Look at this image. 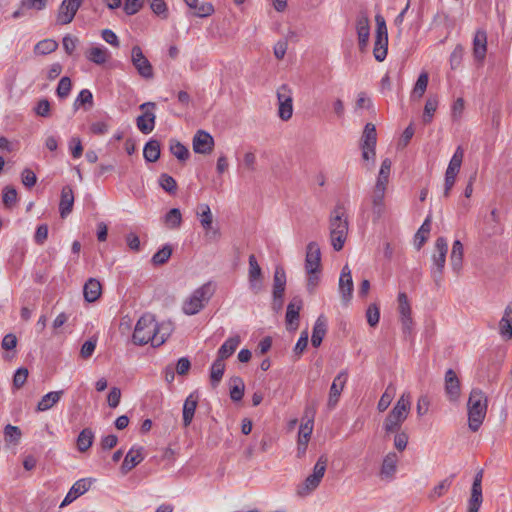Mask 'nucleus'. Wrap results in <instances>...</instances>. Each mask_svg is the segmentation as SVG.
Masks as SVG:
<instances>
[{"label": "nucleus", "mask_w": 512, "mask_h": 512, "mask_svg": "<svg viewBox=\"0 0 512 512\" xmlns=\"http://www.w3.org/2000/svg\"><path fill=\"white\" fill-rule=\"evenodd\" d=\"M385 191H380L379 189H373L372 195H371V204H372V214H373V221H378L385 212Z\"/></svg>", "instance_id": "nucleus-26"}, {"label": "nucleus", "mask_w": 512, "mask_h": 512, "mask_svg": "<svg viewBox=\"0 0 512 512\" xmlns=\"http://www.w3.org/2000/svg\"><path fill=\"white\" fill-rule=\"evenodd\" d=\"M249 270H248V282L249 288L254 294H258L263 289V273L259 266L257 259L254 254H251L248 259Z\"/></svg>", "instance_id": "nucleus-11"}, {"label": "nucleus", "mask_w": 512, "mask_h": 512, "mask_svg": "<svg viewBox=\"0 0 512 512\" xmlns=\"http://www.w3.org/2000/svg\"><path fill=\"white\" fill-rule=\"evenodd\" d=\"M132 341L139 346L150 342L154 347L161 346L164 343V339L157 335V322L152 314L146 313L138 319Z\"/></svg>", "instance_id": "nucleus-2"}, {"label": "nucleus", "mask_w": 512, "mask_h": 512, "mask_svg": "<svg viewBox=\"0 0 512 512\" xmlns=\"http://www.w3.org/2000/svg\"><path fill=\"white\" fill-rule=\"evenodd\" d=\"M90 484V481H88L87 479H80L76 481L72 485L70 491L65 496L64 500L62 501L61 507L70 504L76 498L83 495L90 488Z\"/></svg>", "instance_id": "nucleus-25"}, {"label": "nucleus", "mask_w": 512, "mask_h": 512, "mask_svg": "<svg viewBox=\"0 0 512 512\" xmlns=\"http://www.w3.org/2000/svg\"><path fill=\"white\" fill-rule=\"evenodd\" d=\"M395 394L396 388L392 383H390L386 387L384 393L380 397V400L377 404V409L379 412H384L390 406L393 398L395 397Z\"/></svg>", "instance_id": "nucleus-48"}, {"label": "nucleus", "mask_w": 512, "mask_h": 512, "mask_svg": "<svg viewBox=\"0 0 512 512\" xmlns=\"http://www.w3.org/2000/svg\"><path fill=\"white\" fill-rule=\"evenodd\" d=\"M159 185L160 187L169 194H175L177 191V182L176 180L168 175L167 173H162L159 177Z\"/></svg>", "instance_id": "nucleus-56"}, {"label": "nucleus", "mask_w": 512, "mask_h": 512, "mask_svg": "<svg viewBox=\"0 0 512 512\" xmlns=\"http://www.w3.org/2000/svg\"><path fill=\"white\" fill-rule=\"evenodd\" d=\"M438 107V100L435 97L427 99L424 107L423 122L428 124L432 121L433 115Z\"/></svg>", "instance_id": "nucleus-57"}, {"label": "nucleus", "mask_w": 512, "mask_h": 512, "mask_svg": "<svg viewBox=\"0 0 512 512\" xmlns=\"http://www.w3.org/2000/svg\"><path fill=\"white\" fill-rule=\"evenodd\" d=\"M198 397L194 394H190L183 405V425L188 427L194 417L195 410L197 408Z\"/></svg>", "instance_id": "nucleus-31"}, {"label": "nucleus", "mask_w": 512, "mask_h": 512, "mask_svg": "<svg viewBox=\"0 0 512 512\" xmlns=\"http://www.w3.org/2000/svg\"><path fill=\"white\" fill-rule=\"evenodd\" d=\"M278 116L283 121H288L293 115L292 90L287 84H282L277 89Z\"/></svg>", "instance_id": "nucleus-9"}, {"label": "nucleus", "mask_w": 512, "mask_h": 512, "mask_svg": "<svg viewBox=\"0 0 512 512\" xmlns=\"http://www.w3.org/2000/svg\"><path fill=\"white\" fill-rule=\"evenodd\" d=\"M139 109L143 113L136 119L137 128L143 134H149L155 128L156 115L154 110L156 109V104L154 102H145L139 106Z\"/></svg>", "instance_id": "nucleus-10"}, {"label": "nucleus", "mask_w": 512, "mask_h": 512, "mask_svg": "<svg viewBox=\"0 0 512 512\" xmlns=\"http://www.w3.org/2000/svg\"><path fill=\"white\" fill-rule=\"evenodd\" d=\"M356 29L360 49H364L369 41L370 24L366 14H360L357 18Z\"/></svg>", "instance_id": "nucleus-23"}, {"label": "nucleus", "mask_w": 512, "mask_h": 512, "mask_svg": "<svg viewBox=\"0 0 512 512\" xmlns=\"http://www.w3.org/2000/svg\"><path fill=\"white\" fill-rule=\"evenodd\" d=\"M171 255L172 247L166 244L153 255L151 261L154 265H163L169 260Z\"/></svg>", "instance_id": "nucleus-54"}, {"label": "nucleus", "mask_w": 512, "mask_h": 512, "mask_svg": "<svg viewBox=\"0 0 512 512\" xmlns=\"http://www.w3.org/2000/svg\"><path fill=\"white\" fill-rule=\"evenodd\" d=\"M94 432L91 428H84L77 437V449L86 452L93 444Z\"/></svg>", "instance_id": "nucleus-42"}, {"label": "nucleus", "mask_w": 512, "mask_h": 512, "mask_svg": "<svg viewBox=\"0 0 512 512\" xmlns=\"http://www.w3.org/2000/svg\"><path fill=\"white\" fill-rule=\"evenodd\" d=\"M376 21V33H375V43L373 49V55L375 59L379 62L385 60L387 56L388 49V32L386 21L384 17L380 14L375 16Z\"/></svg>", "instance_id": "nucleus-8"}, {"label": "nucleus", "mask_w": 512, "mask_h": 512, "mask_svg": "<svg viewBox=\"0 0 512 512\" xmlns=\"http://www.w3.org/2000/svg\"><path fill=\"white\" fill-rule=\"evenodd\" d=\"M58 47V43L52 39H44L35 45V53L39 55H47L54 52Z\"/></svg>", "instance_id": "nucleus-53"}, {"label": "nucleus", "mask_w": 512, "mask_h": 512, "mask_svg": "<svg viewBox=\"0 0 512 512\" xmlns=\"http://www.w3.org/2000/svg\"><path fill=\"white\" fill-rule=\"evenodd\" d=\"M74 205V193L70 186H64L61 190L59 212L62 218H66L72 211Z\"/></svg>", "instance_id": "nucleus-24"}, {"label": "nucleus", "mask_w": 512, "mask_h": 512, "mask_svg": "<svg viewBox=\"0 0 512 512\" xmlns=\"http://www.w3.org/2000/svg\"><path fill=\"white\" fill-rule=\"evenodd\" d=\"M448 252V243L445 237H438L435 241L434 252L432 254L431 277L437 288L441 286L443 271Z\"/></svg>", "instance_id": "nucleus-6"}, {"label": "nucleus", "mask_w": 512, "mask_h": 512, "mask_svg": "<svg viewBox=\"0 0 512 512\" xmlns=\"http://www.w3.org/2000/svg\"><path fill=\"white\" fill-rule=\"evenodd\" d=\"M473 57L479 64H483L487 54V32L483 28L476 30L473 37Z\"/></svg>", "instance_id": "nucleus-14"}, {"label": "nucleus", "mask_w": 512, "mask_h": 512, "mask_svg": "<svg viewBox=\"0 0 512 512\" xmlns=\"http://www.w3.org/2000/svg\"><path fill=\"white\" fill-rule=\"evenodd\" d=\"M410 407L409 395L402 394L384 420L383 428L386 433H394L400 430L403 422L408 417Z\"/></svg>", "instance_id": "nucleus-4"}, {"label": "nucleus", "mask_w": 512, "mask_h": 512, "mask_svg": "<svg viewBox=\"0 0 512 512\" xmlns=\"http://www.w3.org/2000/svg\"><path fill=\"white\" fill-rule=\"evenodd\" d=\"M196 214L204 230L208 231L212 227L213 216L208 204L202 203L197 206Z\"/></svg>", "instance_id": "nucleus-41"}, {"label": "nucleus", "mask_w": 512, "mask_h": 512, "mask_svg": "<svg viewBox=\"0 0 512 512\" xmlns=\"http://www.w3.org/2000/svg\"><path fill=\"white\" fill-rule=\"evenodd\" d=\"M169 150L179 161H186L190 156L188 148L176 139L170 140Z\"/></svg>", "instance_id": "nucleus-46"}, {"label": "nucleus", "mask_w": 512, "mask_h": 512, "mask_svg": "<svg viewBox=\"0 0 512 512\" xmlns=\"http://www.w3.org/2000/svg\"><path fill=\"white\" fill-rule=\"evenodd\" d=\"M245 390V384L240 377H233L231 379V386H230V398L237 402L240 401L243 398Z\"/></svg>", "instance_id": "nucleus-50"}, {"label": "nucleus", "mask_w": 512, "mask_h": 512, "mask_svg": "<svg viewBox=\"0 0 512 512\" xmlns=\"http://www.w3.org/2000/svg\"><path fill=\"white\" fill-rule=\"evenodd\" d=\"M348 218L342 204H337L329 217L331 245L335 251L342 250L348 235Z\"/></svg>", "instance_id": "nucleus-1"}, {"label": "nucleus", "mask_w": 512, "mask_h": 512, "mask_svg": "<svg viewBox=\"0 0 512 512\" xmlns=\"http://www.w3.org/2000/svg\"><path fill=\"white\" fill-rule=\"evenodd\" d=\"M96 344V338H90L87 341H85L81 347L80 356L84 359L90 358L95 351Z\"/></svg>", "instance_id": "nucleus-63"}, {"label": "nucleus", "mask_w": 512, "mask_h": 512, "mask_svg": "<svg viewBox=\"0 0 512 512\" xmlns=\"http://www.w3.org/2000/svg\"><path fill=\"white\" fill-rule=\"evenodd\" d=\"M81 106H84L85 110H88L93 106V95L88 89L81 90L75 99L74 108L78 109Z\"/></svg>", "instance_id": "nucleus-52"}, {"label": "nucleus", "mask_w": 512, "mask_h": 512, "mask_svg": "<svg viewBox=\"0 0 512 512\" xmlns=\"http://www.w3.org/2000/svg\"><path fill=\"white\" fill-rule=\"evenodd\" d=\"M160 152V142L151 139L144 146L143 156L147 162H156L160 157Z\"/></svg>", "instance_id": "nucleus-40"}, {"label": "nucleus", "mask_w": 512, "mask_h": 512, "mask_svg": "<svg viewBox=\"0 0 512 512\" xmlns=\"http://www.w3.org/2000/svg\"><path fill=\"white\" fill-rule=\"evenodd\" d=\"M85 56L89 61L102 65L108 60L109 52L103 46H94L86 51Z\"/></svg>", "instance_id": "nucleus-34"}, {"label": "nucleus", "mask_w": 512, "mask_h": 512, "mask_svg": "<svg viewBox=\"0 0 512 512\" xmlns=\"http://www.w3.org/2000/svg\"><path fill=\"white\" fill-rule=\"evenodd\" d=\"M153 13L162 19H167L169 15L165 0H147Z\"/></svg>", "instance_id": "nucleus-55"}, {"label": "nucleus", "mask_w": 512, "mask_h": 512, "mask_svg": "<svg viewBox=\"0 0 512 512\" xmlns=\"http://www.w3.org/2000/svg\"><path fill=\"white\" fill-rule=\"evenodd\" d=\"M432 216L429 214L415 235V246L419 250L428 239L431 230Z\"/></svg>", "instance_id": "nucleus-43"}, {"label": "nucleus", "mask_w": 512, "mask_h": 512, "mask_svg": "<svg viewBox=\"0 0 512 512\" xmlns=\"http://www.w3.org/2000/svg\"><path fill=\"white\" fill-rule=\"evenodd\" d=\"M500 334L506 338H512V304L507 305L504 315L499 322Z\"/></svg>", "instance_id": "nucleus-37"}, {"label": "nucleus", "mask_w": 512, "mask_h": 512, "mask_svg": "<svg viewBox=\"0 0 512 512\" xmlns=\"http://www.w3.org/2000/svg\"><path fill=\"white\" fill-rule=\"evenodd\" d=\"M4 435L8 442L17 444L21 438L22 432L19 427L8 424L4 428Z\"/></svg>", "instance_id": "nucleus-60"}, {"label": "nucleus", "mask_w": 512, "mask_h": 512, "mask_svg": "<svg viewBox=\"0 0 512 512\" xmlns=\"http://www.w3.org/2000/svg\"><path fill=\"white\" fill-rule=\"evenodd\" d=\"M143 447L133 446L126 454L124 461L121 465V471L123 474H127L138 464L144 460Z\"/></svg>", "instance_id": "nucleus-20"}, {"label": "nucleus", "mask_w": 512, "mask_h": 512, "mask_svg": "<svg viewBox=\"0 0 512 512\" xmlns=\"http://www.w3.org/2000/svg\"><path fill=\"white\" fill-rule=\"evenodd\" d=\"M455 477V475H451L450 477L445 478L442 480L438 485H436L431 492L428 495V498L432 501H435L436 499L443 496L452 485V480Z\"/></svg>", "instance_id": "nucleus-47"}, {"label": "nucleus", "mask_w": 512, "mask_h": 512, "mask_svg": "<svg viewBox=\"0 0 512 512\" xmlns=\"http://www.w3.org/2000/svg\"><path fill=\"white\" fill-rule=\"evenodd\" d=\"M482 489H471V497L468 504V512H478L482 504Z\"/></svg>", "instance_id": "nucleus-58"}, {"label": "nucleus", "mask_w": 512, "mask_h": 512, "mask_svg": "<svg viewBox=\"0 0 512 512\" xmlns=\"http://www.w3.org/2000/svg\"><path fill=\"white\" fill-rule=\"evenodd\" d=\"M225 371V363L224 360L220 358H216L215 361L212 363L211 369H210V381L211 385L213 387H216L224 374Z\"/></svg>", "instance_id": "nucleus-44"}, {"label": "nucleus", "mask_w": 512, "mask_h": 512, "mask_svg": "<svg viewBox=\"0 0 512 512\" xmlns=\"http://www.w3.org/2000/svg\"><path fill=\"white\" fill-rule=\"evenodd\" d=\"M82 0H63L57 14V23L66 25L72 22Z\"/></svg>", "instance_id": "nucleus-13"}, {"label": "nucleus", "mask_w": 512, "mask_h": 512, "mask_svg": "<svg viewBox=\"0 0 512 512\" xmlns=\"http://www.w3.org/2000/svg\"><path fill=\"white\" fill-rule=\"evenodd\" d=\"M164 223L170 229H177L182 224V214L178 208L170 209L164 216Z\"/></svg>", "instance_id": "nucleus-49"}, {"label": "nucleus", "mask_w": 512, "mask_h": 512, "mask_svg": "<svg viewBox=\"0 0 512 512\" xmlns=\"http://www.w3.org/2000/svg\"><path fill=\"white\" fill-rule=\"evenodd\" d=\"M131 61L138 73L146 79L154 76L153 67L149 60L144 56L139 46H134L131 51Z\"/></svg>", "instance_id": "nucleus-12"}, {"label": "nucleus", "mask_w": 512, "mask_h": 512, "mask_svg": "<svg viewBox=\"0 0 512 512\" xmlns=\"http://www.w3.org/2000/svg\"><path fill=\"white\" fill-rule=\"evenodd\" d=\"M101 292V284L95 278L88 279L83 288L84 298L87 302L90 303L96 301L100 297Z\"/></svg>", "instance_id": "nucleus-30"}, {"label": "nucleus", "mask_w": 512, "mask_h": 512, "mask_svg": "<svg viewBox=\"0 0 512 512\" xmlns=\"http://www.w3.org/2000/svg\"><path fill=\"white\" fill-rule=\"evenodd\" d=\"M286 287V273L283 267L277 266L273 278V298L284 297Z\"/></svg>", "instance_id": "nucleus-28"}, {"label": "nucleus", "mask_w": 512, "mask_h": 512, "mask_svg": "<svg viewBox=\"0 0 512 512\" xmlns=\"http://www.w3.org/2000/svg\"><path fill=\"white\" fill-rule=\"evenodd\" d=\"M391 165L392 162L389 158H385L382 161L374 189L386 192L391 172Z\"/></svg>", "instance_id": "nucleus-29"}, {"label": "nucleus", "mask_w": 512, "mask_h": 512, "mask_svg": "<svg viewBox=\"0 0 512 512\" xmlns=\"http://www.w3.org/2000/svg\"><path fill=\"white\" fill-rule=\"evenodd\" d=\"M321 252L316 242H310L306 248L305 269L307 273H319Z\"/></svg>", "instance_id": "nucleus-15"}, {"label": "nucleus", "mask_w": 512, "mask_h": 512, "mask_svg": "<svg viewBox=\"0 0 512 512\" xmlns=\"http://www.w3.org/2000/svg\"><path fill=\"white\" fill-rule=\"evenodd\" d=\"M487 407L488 401L485 393L479 388L472 389L467 402L468 426L471 431L479 430L485 419Z\"/></svg>", "instance_id": "nucleus-3"}, {"label": "nucleus", "mask_w": 512, "mask_h": 512, "mask_svg": "<svg viewBox=\"0 0 512 512\" xmlns=\"http://www.w3.org/2000/svg\"><path fill=\"white\" fill-rule=\"evenodd\" d=\"M461 387L460 380L453 369H448L445 373V393L451 402L458 401Z\"/></svg>", "instance_id": "nucleus-18"}, {"label": "nucleus", "mask_w": 512, "mask_h": 512, "mask_svg": "<svg viewBox=\"0 0 512 512\" xmlns=\"http://www.w3.org/2000/svg\"><path fill=\"white\" fill-rule=\"evenodd\" d=\"M302 299L294 297L287 306L286 322L290 329L296 330L299 325V313L302 308Z\"/></svg>", "instance_id": "nucleus-22"}, {"label": "nucleus", "mask_w": 512, "mask_h": 512, "mask_svg": "<svg viewBox=\"0 0 512 512\" xmlns=\"http://www.w3.org/2000/svg\"><path fill=\"white\" fill-rule=\"evenodd\" d=\"M428 80H429V77H428V74L426 72H422L419 76H418V79L414 85V88H413V91H412V94H411V97L414 98V99H420L426 89H427V85H428Z\"/></svg>", "instance_id": "nucleus-51"}, {"label": "nucleus", "mask_w": 512, "mask_h": 512, "mask_svg": "<svg viewBox=\"0 0 512 512\" xmlns=\"http://www.w3.org/2000/svg\"><path fill=\"white\" fill-rule=\"evenodd\" d=\"M71 88H72L71 79L67 76L62 77L60 79L57 89H56L57 96L61 99L68 97V95L70 94Z\"/></svg>", "instance_id": "nucleus-59"}, {"label": "nucleus", "mask_w": 512, "mask_h": 512, "mask_svg": "<svg viewBox=\"0 0 512 512\" xmlns=\"http://www.w3.org/2000/svg\"><path fill=\"white\" fill-rule=\"evenodd\" d=\"M63 390L52 391L45 394L38 402L36 410L38 412L47 411L58 403L63 395Z\"/></svg>", "instance_id": "nucleus-32"}, {"label": "nucleus", "mask_w": 512, "mask_h": 512, "mask_svg": "<svg viewBox=\"0 0 512 512\" xmlns=\"http://www.w3.org/2000/svg\"><path fill=\"white\" fill-rule=\"evenodd\" d=\"M367 322L371 327H375L379 323L380 309L377 304H370L366 311Z\"/></svg>", "instance_id": "nucleus-61"}, {"label": "nucleus", "mask_w": 512, "mask_h": 512, "mask_svg": "<svg viewBox=\"0 0 512 512\" xmlns=\"http://www.w3.org/2000/svg\"><path fill=\"white\" fill-rule=\"evenodd\" d=\"M463 244L460 240H455L453 242L452 251L450 255V262L452 269L458 273L462 268V260H463Z\"/></svg>", "instance_id": "nucleus-38"}, {"label": "nucleus", "mask_w": 512, "mask_h": 512, "mask_svg": "<svg viewBox=\"0 0 512 512\" xmlns=\"http://www.w3.org/2000/svg\"><path fill=\"white\" fill-rule=\"evenodd\" d=\"M326 467L327 458L325 456H320L314 465L313 473L309 475L301 485L298 486L297 494L301 497H304L313 492L319 486L322 478L324 477Z\"/></svg>", "instance_id": "nucleus-7"}, {"label": "nucleus", "mask_w": 512, "mask_h": 512, "mask_svg": "<svg viewBox=\"0 0 512 512\" xmlns=\"http://www.w3.org/2000/svg\"><path fill=\"white\" fill-rule=\"evenodd\" d=\"M214 294V288L211 282H207L195 289L193 293L183 302L182 311L186 315H195L199 313L209 302Z\"/></svg>", "instance_id": "nucleus-5"}, {"label": "nucleus", "mask_w": 512, "mask_h": 512, "mask_svg": "<svg viewBox=\"0 0 512 512\" xmlns=\"http://www.w3.org/2000/svg\"><path fill=\"white\" fill-rule=\"evenodd\" d=\"M3 203L6 207H12L17 201V191L11 186H6L3 189Z\"/></svg>", "instance_id": "nucleus-62"}, {"label": "nucleus", "mask_w": 512, "mask_h": 512, "mask_svg": "<svg viewBox=\"0 0 512 512\" xmlns=\"http://www.w3.org/2000/svg\"><path fill=\"white\" fill-rule=\"evenodd\" d=\"M48 0H23L18 10H16L12 17L17 19L25 15L26 10L35 9L43 10L47 5Z\"/></svg>", "instance_id": "nucleus-39"}, {"label": "nucleus", "mask_w": 512, "mask_h": 512, "mask_svg": "<svg viewBox=\"0 0 512 512\" xmlns=\"http://www.w3.org/2000/svg\"><path fill=\"white\" fill-rule=\"evenodd\" d=\"M192 146L195 153L210 154L214 147V139L208 132L198 130L193 137Z\"/></svg>", "instance_id": "nucleus-16"}, {"label": "nucleus", "mask_w": 512, "mask_h": 512, "mask_svg": "<svg viewBox=\"0 0 512 512\" xmlns=\"http://www.w3.org/2000/svg\"><path fill=\"white\" fill-rule=\"evenodd\" d=\"M339 291L342 295V299L346 302L350 301L353 291V280L351 270L348 265L342 268L339 278Z\"/></svg>", "instance_id": "nucleus-21"}, {"label": "nucleus", "mask_w": 512, "mask_h": 512, "mask_svg": "<svg viewBox=\"0 0 512 512\" xmlns=\"http://www.w3.org/2000/svg\"><path fill=\"white\" fill-rule=\"evenodd\" d=\"M240 337L238 335L229 337L219 348L217 357L225 360L232 356L240 344Z\"/></svg>", "instance_id": "nucleus-33"}, {"label": "nucleus", "mask_w": 512, "mask_h": 512, "mask_svg": "<svg viewBox=\"0 0 512 512\" xmlns=\"http://www.w3.org/2000/svg\"><path fill=\"white\" fill-rule=\"evenodd\" d=\"M377 133L375 125L367 123L364 127L363 134L361 137L360 147L361 148H373L376 147Z\"/></svg>", "instance_id": "nucleus-36"}, {"label": "nucleus", "mask_w": 512, "mask_h": 512, "mask_svg": "<svg viewBox=\"0 0 512 512\" xmlns=\"http://www.w3.org/2000/svg\"><path fill=\"white\" fill-rule=\"evenodd\" d=\"M27 378H28V369L24 368V367L18 368L13 377V386L16 389H20L27 381Z\"/></svg>", "instance_id": "nucleus-64"}, {"label": "nucleus", "mask_w": 512, "mask_h": 512, "mask_svg": "<svg viewBox=\"0 0 512 512\" xmlns=\"http://www.w3.org/2000/svg\"><path fill=\"white\" fill-rule=\"evenodd\" d=\"M397 463L398 457L396 453H388L383 459L381 466V476L385 478H392L396 472Z\"/></svg>", "instance_id": "nucleus-35"}, {"label": "nucleus", "mask_w": 512, "mask_h": 512, "mask_svg": "<svg viewBox=\"0 0 512 512\" xmlns=\"http://www.w3.org/2000/svg\"><path fill=\"white\" fill-rule=\"evenodd\" d=\"M327 333V319L324 315H320L314 324L311 343L313 347H319Z\"/></svg>", "instance_id": "nucleus-27"}, {"label": "nucleus", "mask_w": 512, "mask_h": 512, "mask_svg": "<svg viewBox=\"0 0 512 512\" xmlns=\"http://www.w3.org/2000/svg\"><path fill=\"white\" fill-rule=\"evenodd\" d=\"M348 374L346 371H341L333 380L330 387L329 398L327 406L330 410L334 409L339 401L340 395L347 382Z\"/></svg>", "instance_id": "nucleus-17"}, {"label": "nucleus", "mask_w": 512, "mask_h": 512, "mask_svg": "<svg viewBox=\"0 0 512 512\" xmlns=\"http://www.w3.org/2000/svg\"><path fill=\"white\" fill-rule=\"evenodd\" d=\"M398 304L403 331L409 332L411 330L413 321L411 317V307L406 293L400 292L398 294Z\"/></svg>", "instance_id": "nucleus-19"}, {"label": "nucleus", "mask_w": 512, "mask_h": 512, "mask_svg": "<svg viewBox=\"0 0 512 512\" xmlns=\"http://www.w3.org/2000/svg\"><path fill=\"white\" fill-rule=\"evenodd\" d=\"M313 431V424L302 423L298 432V450L305 452Z\"/></svg>", "instance_id": "nucleus-45"}]
</instances>
